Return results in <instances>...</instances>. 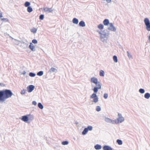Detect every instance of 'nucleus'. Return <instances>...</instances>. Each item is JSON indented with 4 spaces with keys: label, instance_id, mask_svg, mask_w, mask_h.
I'll return each instance as SVG.
<instances>
[{
    "label": "nucleus",
    "instance_id": "9d476101",
    "mask_svg": "<svg viewBox=\"0 0 150 150\" xmlns=\"http://www.w3.org/2000/svg\"><path fill=\"white\" fill-rule=\"evenodd\" d=\"M103 23L104 25H107L108 24L109 25V21L108 19H105L103 21Z\"/></svg>",
    "mask_w": 150,
    "mask_h": 150
},
{
    "label": "nucleus",
    "instance_id": "f03ea898",
    "mask_svg": "<svg viewBox=\"0 0 150 150\" xmlns=\"http://www.w3.org/2000/svg\"><path fill=\"white\" fill-rule=\"evenodd\" d=\"M91 82L96 84V87H95L94 88L93 91L94 93H97L98 90L101 88V85L100 83L98 81V79L95 77L91 78Z\"/></svg>",
    "mask_w": 150,
    "mask_h": 150
},
{
    "label": "nucleus",
    "instance_id": "4be33fe9",
    "mask_svg": "<svg viewBox=\"0 0 150 150\" xmlns=\"http://www.w3.org/2000/svg\"><path fill=\"white\" fill-rule=\"evenodd\" d=\"M99 74L100 76H103L104 75V71L103 70H101Z\"/></svg>",
    "mask_w": 150,
    "mask_h": 150
},
{
    "label": "nucleus",
    "instance_id": "bb28decb",
    "mask_svg": "<svg viewBox=\"0 0 150 150\" xmlns=\"http://www.w3.org/2000/svg\"><path fill=\"white\" fill-rule=\"evenodd\" d=\"M43 72L42 71L39 72L37 74V75L39 76H41L43 74Z\"/></svg>",
    "mask_w": 150,
    "mask_h": 150
},
{
    "label": "nucleus",
    "instance_id": "f257e3e1",
    "mask_svg": "<svg viewBox=\"0 0 150 150\" xmlns=\"http://www.w3.org/2000/svg\"><path fill=\"white\" fill-rule=\"evenodd\" d=\"M13 94L11 91L8 89L0 91V102H3L6 99L10 98Z\"/></svg>",
    "mask_w": 150,
    "mask_h": 150
},
{
    "label": "nucleus",
    "instance_id": "a211bd4d",
    "mask_svg": "<svg viewBox=\"0 0 150 150\" xmlns=\"http://www.w3.org/2000/svg\"><path fill=\"white\" fill-rule=\"evenodd\" d=\"M72 21L73 23L76 24H77L79 22L78 20L75 18L73 19Z\"/></svg>",
    "mask_w": 150,
    "mask_h": 150
},
{
    "label": "nucleus",
    "instance_id": "423d86ee",
    "mask_svg": "<svg viewBox=\"0 0 150 150\" xmlns=\"http://www.w3.org/2000/svg\"><path fill=\"white\" fill-rule=\"evenodd\" d=\"M92 129V127L91 126H88L87 128H85L82 132L83 135L86 134L88 130L91 131Z\"/></svg>",
    "mask_w": 150,
    "mask_h": 150
},
{
    "label": "nucleus",
    "instance_id": "473e14b6",
    "mask_svg": "<svg viewBox=\"0 0 150 150\" xmlns=\"http://www.w3.org/2000/svg\"><path fill=\"white\" fill-rule=\"evenodd\" d=\"M26 90L25 89H23L21 90V94H24L25 93Z\"/></svg>",
    "mask_w": 150,
    "mask_h": 150
},
{
    "label": "nucleus",
    "instance_id": "72a5a7b5",
    "mask_svg": "<svg viewBox=\"0 0 150 150\" xmlns=\"http://www.w3.org/2000/svg\"><path fill=\"white\" fill-rule=\"evenodd\" d=\"M110 120H111V119H110L108 118H106L105 119V121H106V122H110Z\"/></svg>",
    "mask_w": 150,
    "mask_h": 150
},
{
    "label": "nucleus",
    "instance_id": "f8f14e48",
    "mask_svg": "<svg viewBox=\"0 0 150 150\" xmlns=\"http://www.w3.org/2000/svg\"><path fill=\"white\" fill-rule=\"evenodd\" d=\"M103 150H112V149L109 146H105L103 147Z\"/></svg>",
    "mask_w": 150,
    "mask_h": 150
},
{
    "label": "nucleus",
    "instance_id": "ddd939ff",
    "mask_svg": "<svg viewBox=\"0 0 150 150\" xmlns=\"http://www.w3.org/2000/svg\"><path fill=\"white\" fill-rule=\"evenodd\" d=\"M21 120L24 122H27L28 120V117L26 116H24L22 117Z\"/></svg>",
    "mask_w": 150,
    "mask_h": 150
},
{
    "label": "nucleus",
    "instance_id": "4c0bfd02",
    "mask_svg": "<svg viewBox=\"0 0 150 150\" xmlns=\"http://www.w3.org/2000/svg\"><path fill=\"white\" fill-rule=\"evenodd\" d=\"M127 55L129 57H132V55L129 54V52L127 51Z\"/></svg>",
    "mask_w": 150,
    "mask_h": 150
},
{
    "label": "nucleus",
    "instance_id": "6e6552de",
    "mask_svg": "<svg viewBox=\"0 0 150 150\" xmlns=\"http://www.w3.org/2000/svg\"><path fill=\"white\" fill-rule=\"evenodd\" d=\"M35 86L33 85H30L27 87L28 91L30 93L34 89Z\"/></svg>",
    "mask_w": 150,
    "mask_h": 150
},
{
    "label": "nucleus",
    "instance_id": "58836bf2",
    "mask_svg": "<svg viewBox=\"0 0 150 150\" xmlns=\"http://www.w3.org/2000/svg\"><path fill=\"white\" fill-rule=\"evenodd\" d=\"M32 103H33V104L35 105H36V104H37V103L35 101H33V102Z\"/></svg>",
    "mask_w": 150,
    "mask_h": 150
},
{
    "label": "nucleus",
    "instance_id": "7ed1b4c3",
    "mask_svg": "<svg viewBox=\"0 0 150 150\" xmlns=\"http://www.w3.org/2000/svg\"><path fill=\"white\" fill-rule=\"evenodd\" d=\"M144 21L146 30L148 31H150V22L149 19L147 18H146L144 19Z\"/></svg>",
    "mask_w": 150,
    "mask_h": 150
},
{
    "label": "nucleus",
    "instance_id": "9b49d317",
    "mask_svg": "<svg viewBox=\"0 0 150 150\" xmlns=\"http://www.w3.org/2000/svg\"><path fill=\"white\" fill-rule=\"evenodd\" d=\"M29 47L31 50L33 51H35V46L32 43H30Z\"/></svg>",
    "mask_w": 150,
    "mask_h": 150
},
{
    "label": "nucleus",
    "instance_id": "1a4fd4ad",
    "mask_svg": "<svg viewBox=\"0 0 150 150\" xmlns=\"http://www.w3.org/2000/svg\"><path fill=\"white\" fill-rule=\"evenodd\" d=\"M43 9L45 12L47 13L52 12L53 11V10L51 8H49L47 7L44 8Z\"/></svg>",
    "mask_w": 150,
    "mask_h": 150
},
{
    "label": "nucleus",
    "instance_id": "6ab92c4d",
    "mask_svg": "<svg viewBox=\"0 0 150 150\" xmlns=\"http://www.w3.org/2000/svg\"><path fill=\"white\" fill-rule=\"evenodd\" d=\"M27 10L28 12L30 13L33 11V10L30 6H28L27 8Z\"/></svg>",
    "mask_w": 150,
    "mask_h": 150
},
{
    "label": "nucleus",
    "instance_id": "5701e85b",
    "mask_svg": "<svg viewBox=\"0 0 150 150\" xmlns=\"http://www.w3.org/2000/svg\"><path fill=\"white\" fill-rule=\"evenodd\" d=\"M38 107L41 109H42L43 108V106L41 103H39L38 104Z\"/></svg>",
    "mask_w": 150,
    "mask_h": 150
},
{
    "label": "nucleus",
    "instance_id": "dca6fc26",
    "mask_svg": "<svg viewBox=\"0 0 150 150\" xmlns=\"http://www.w3.org/2000/svg\"><path fill=\"white\" fill-rule=\"evenodd\" d=\"M95 148L97 150L100 149L101 148V145L99 144H96L94 146Z\"/></svg>",
    "mask_w": 150,
    "mask_h": 150
},
{
    "label": "nucleus",
    "instance_id": "c9c22d12",
    "mask_svg": "<svg viewBox=\"0 0 150 150\" xmlns=\"http://www.w3.org/2000/svg\"><path fill=\"white\" fill-rule=\"evenodd\" d=\"M32 42L34 44H37L38 42L37 40L35 39H33L32 40Z\"/></svg>",
    "mask_w": 150,
    "mask_h": 150
},
{
    "label": "nucleus",
    "instance_id": "2f4dec72",
    "mask_svg": "<svg viewBox=\"0 0 150 150\" xmlns=\"http://www.w3.org/2000/svg\"><path fill=\"white\" fill-rule=\"evenodd\" d=\"M35 74L33 73H29V76L31 77H34L35 76Z\"/></svg>",
    "mask_w": 150,
    "mask_h": 150
},
{
    "label": "nucleus",
    "instance_id": "79ce46f5",
    "mask_svg": "<svg viewBox=\"0 0 150 150\" xmlns=\"http://www.w3.org/2000/svg\"><path fill=\"white\" fill-rule=\"evenodd\" d=\"M1 85V83H0V85Z\"/></svg>",
    "mask_w": 150,
    "mask_h": 150
},
{
    "label": "nucleus",
    "instance_id": "412c9836",
    "mask_svg": "<svg viewBox=\"0 0 150 150\" xmlns=\"http://www.w3.org/2000/svg\"><path fill=\"white\" fill-rule=\"evenodd\" d=\"M30 31L31 32L34 33H35L37 31V29L35 28H33L31 29Z\"/></svg>",
    "mask_w": 150,
    "mask_h": 150
},
{
    "label": "nucleus",
    "instance_id": "aec40b11",
    "mask_svg": "<svg viewBox=\"0 0 150 150\" xmlns=\"http://www.w3.org/2000/svg\"><path fill=\"white\" fill-rule=\"evenodd\" d=\"M150 97V94L148 93H146L144 95V97L147 99H148Z\"/></svg>",
    "mask_w": 150,
    "mask_h": 150
},
{
    "label": "nucleus",
    "instance_id": "20e7f679",
    "mask_svg": "<svg viewBox=\"0 0 150 150\" xmlns=\"http://www.w3.org/2000/svg\"><path fill=\"white\" fill-rule=\"evenodd\" d=\"M96 93H93L90 97L91 98L93 99V101L95 103H97L98 100V98L96 95Z\"/></svg>",
    "mask_w": 150,
    "mask_h": 150
},
{
    "label": "nucleus",
    "instance_id": "f704fd0d",
    "mask_svg": "<svg viewBox=\"0 0 150 150\" xmlns=\"http://www.w3.org/2000/svg\"><path fill=\"white\" fill-rule=\"evenodd\" d=\"M44 16L43 15H41L40 16V19L41 20H42L44 19Z\"/></svg>",
    "mask_w": 150,
    "mask_h": 150
},
{
    "label": "nucleus",
    "instance_id": "ea45409f",
    "mask_svg": "<svg viewBox=\"0 0 150 150\" xmlns=\"http://www.w3.org/2000/svg\"><path fill=\"white\" fill-rule=\"evenodd\" d=\"M6 20L7 21H8V20L6 18H2V20L3 21H4L5 20Z\"/></svg>",
    "mask_w": 150,
    "mask_h": 150
},
{
    "label": "nucleus",
    "instance_id": "39448f33",
    "mask_svg": "<svg viewBox=\"0 0 150 150\" xmlns=\"http://www.w3.org/2000/svg\"><path fill=\"white\" fill-rule=\"evenodd\" d=\"M118 117L117 118V123H121L123 122L124 120V118L122 116V115L120 114H118Z\"/></svg>",
    "mask_w": 150,
    "mask_h": 150
},
{
    "label": "nucleus",
    "instance_id": "a19ab883",
    "mask_svg": "<svg viewBox=\"0 0 150 150\" xmlns=\"http://www.w3.org/2000/svg\"><path fill=\"white\" fill-rule=\"evenodd\" d=\"M2 15L1 13H0V18H1L2 17Z\"/></svg>",
    "mask_w": 150,
    "mask_h": 150
},
{
    "label": "nucleus",
    "instance_id": "e433bc0d",
    "mask_svg": "<svg viewBox=\"0 0 150 150\" xmlns=\"http://www.w3.org/2000/svg\"><path fill=\"white\" fill-rule=\"evenodd\" d=\"M103 97L105 99H107L108 97V94L107 93H105Z\"/></svg>",
    "mask_w": 150,
    "mask_h": 150
},
{
    "label": "nucleus",
    "instance_id": "cd10ccee",
    "mask_svg": "<svg viewBox=\"0 0 150 150\" xmlns=\"http://www.w3.org/2000/svg\"><path fill=\"white\" fill-rule=\"evenodd\" d=\"M30 2L27 1L25 3V7L29 6H30Z\"/></svg>",
    "mask_w": 150,
    "mask_h": 150
},
{
    "label": "nucleus",
    "instance_id": "4468645a",
    "mask_svg": "<svg viewBox=\"0 0 150 150\" xmlns=\"http://www.w3.org/2000/svg\"><path fill=\"white\" fill-rule=\"evenodd\" d=\"M79 25L80 26L83 27H84L85 26V23L83 21H81L79 23Z\"/></svg>",
    "mask_w": 150,
    "mask_h": 150
},
{
    "label": "nucleus",
    "instance_id": "393cba45",
    "mask_svg": "<svg viewBox=\"0 0 150 150\" xmlns=\"http://www.w3.org/2000/svg\"><path fill=\"white\" fill-rule=\"evenodd\" d=\"M117 142L119 145H122V142L121 140L117 139Z\"/></svg>",
    "mask_w": 150,
    "mask_h": 150
},
{
    "label": "nucleus",
    "instance_id": "7c9ffc66",
    "mask_svg": "<svg viewBox=\"0 0 150 150\" xmlns=\"http://www.w3.org/2000/svg\"><path fill=\"white\" fill-rule=\"evenodd\" d=\"M96 110L97 111H99L101 110V108L99 106H97L96 108Z\"/></svg>",
    "mask_w": 150,
    "mask_h": 150
},
{
    "label": "nucleus",
    "instance_id": "c756f323",
    "mask_svg": "<svg viewBox=\"0 0 150 150\" xmlns=\"http://www.w3.org/2000/svg\"><path fill=\"white\" fill-rule=\"evenodd\" d=\"M139 92L141 93H144V90L143 89H142V88L140 89L139 90Z\"/></svg>",
    "mask_w": 150,
    "mask_h": 150
},
{
    "label": "nucleus",
    "instance_id": "c85d7f7f",
    "mask_svg": "<svg viewBox=\"0 0 150 150\" xmlns=\"http://www.w3.org/2000/svg\"><path fill=\"white\" fill-rule=\"evenodd\" d=\"M69 142L67 141H64L62 142V144L63 145H65L68 144Z\"/></svg>",
    "mask_w": 150,
    "mask_h": 150
},
{
    "label": "nucleus",
    "instance_id": "a878e982",
    "mask_svg": "<svg viewBox=\"0 0 150 150\" xmlns=\"http://www.w3.org/2000/svg\"><path fill=\"white\" fill-rule=\"evenodd\" d=\"M117 121L116 120H113L111 119L110 122L112 124H117Z\"/></svg>",
    "mask_w": 150,
    "mask_h": 150
},
{
    "label": "nucleus",
    "instance_id": "0eeeda50",
    "mask_svg": "<svg viewBox=\"0 0 150 150\" xmlns=\"http://www.w3.org/2000/svg\"><path fill=\"white\" fill-rule=\"evenodd\" d=\"M108 29L114 32L116 30V28L113 26V24L112 23H109V27Z\"/></svg>",
    "mask_w": 150,
    "mask_h": 150
},
{
    "label": "nucleus",
    "instance_id": "b1692460",
    "mask_svg": "<svg viewBox=\"0 0 150 150\" xmlns=\"http://www.w3.org/2000/svg\"><path fill=\"white\" fill-rule=\"evenodd\" d=\"M113 60L115 62H117V57L116 56H114L113 57Z\"/></svg>",
    "mask_w": 150,
    "mask_h": 150
},
{
    "label": "nucleus",
    "instance_id": "f3484780",
    "mask_svg": "<svg viewBox=\"0 0 150 150\" xmlns=\"http://www.w3.org/2000/svg\"><path fill=\"white\" fill-rule=\"evenodd\" d=\"M98 28L100 30H103L104 28V26L102 24H100L98 26Z\"/></svg>",
    "mask_w": 150,
    "mask_h": 150
},
{
    "label": "nucleus",
    "instance_id": "2eb2a0df",
    "mask_svg": "<svg viewBox=\"0 0 150 150\" xmlns=\"http://www.w3.org/2000/svg\"><path fill=\"white\" fill-rule=\"evenodd\" d=\"M57 70L55 68L52 67L49 70V72L50 73L55 72Z\"/></svg>",
    "mask_w": 150,
    "mask_h": 150
}]
</instances>
